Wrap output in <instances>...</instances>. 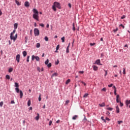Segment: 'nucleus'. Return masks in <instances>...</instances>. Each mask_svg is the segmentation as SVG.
<instances>
[{"label":"nucleus","mask_w":130,"mask_h":130,"mask_svg":"<svg viewBox=\"0 0 130 130\" xmlns=\"http://www.w3.org/2000/svg\"><path fill=\"white\" fill-rule=\"evenodd\" d=\"M14 30L10 34V39L15 42L16 41V40H17V38L18 37V35L17 34H15V36H14V34L16 33V29H17V28H18V23H15L14 25Z\"/></svg>","instance_id":"f257e3e1"},{"label":"nucleus","mask_w":130,"mask_h":130,"mask_svg":"<svg viewBox=\"0 0 130 130\" xmlns=\"http://www.w3.org/2000/svg\"><path fill=\"white\" fill-rule=\"evenodd\" d=\"M33 13L34 14L32 15V18H34L35 20H36L37 21H39V14L38 11L36 9H34Z\"/></svg>","instance_id":"f03ea898"},{"label":"nucleus","mask_w":130,"mask_h":130,"mask_svg":"<svg viewBox=\"0 0 130 130\" xmlns=\"http://www.w3.org/2000/svg\"><path fill=\"white\" fill-rule=\"evenodd\" d=\"M56 8L59 9H61L60 4L57 2L54 3L53 5L52 6V10H53L54 12H56Z\"/></svg>","instance_id":"7ed1b4c3"},{"label":"nucleus","mask_w":130,"mask_h":130,"mask_svg":"<svg viewBox=\"0 0 130 130\" xmlns=\"http://www.w3.org/2000/svg\"><path fill=\"white\" fill-rule=\"evenodd\" d=\"M34 59H36L37 61H39V60H40V58H39V57L33 55L31 57V60H34Z\"/></svg>","instance_id":"20e7f679"},{"label":"nucleus","mask_w":130,"mask_h":130,"mask_svg":"<svg viewBox=\"0 0 130 130\" xmlns=\"http://www.w3.org/2000/svg\"><path fill=\"white\" fill-rule=\"evenodd\" d=\"M35 36H39V29L38 28L34 29Z\"/></svg>","instance_id":"39448f33"},{"label":"nucleus","mask_w":130,"mask_h":130,"mask_svg":"<svg viewBox=\"0 0 130 130\" xmlns=\"http://www.w3.org/2000/svg\"><path fill=\"white\" fill-rule=\"evenodd\" d=\"M21 57V56L20 54H17L16 56V60L17 61V62H20V58Z\"/></svg>","instance_id":"423d86ee"},{"label":"nucleus","mask_w":130,"mask_h":130,"mask_svg":"<svg viewBox=\"0 0 130 130\" xmlns=\"http://www.w3.org/2000/svg\"><path fill=\"white\" fill-rule=\"evenodd\" d=\"M24 6L25 7H26V8H29V7L30 6V5L29 4V2L27 1L25 2L24 3Z\"/></svg>","instance_id":"0eeeda50"},{"label":"nucleus","mask_w":130,"mask_h":130,"mask_svg":"<svg viewBox=\"0 0 130 130\" xmlns=\"http://www.w3.org/2000/svg\"><path fill=\"white\" fill-rule=\"evenodd\" d=\"M92 68H93V71H98V67H97L95 65L92 66Z\"/></svg>","instance_id":"6e6552de"},{"label":"nucleus","mask_w":130,"mask_h":130,"mask_svg":"<svg viewBox=\"0 0 130 130\" xmlns=\"http://www.w3.org/2000/svg\"><path fill=\"white\" fill-rule=\"evenodd\" d=\"M116 102L117 103H119V94H118L116 96Z\"/></svg>","instance_id":"1a4fd4ad"},{"label":"nucleus","mask_w":130,"mask_h":130,"mask_svg":"<svg viewBox=\"0 0 130 130\" xmlns=\"http://www.w3.org/2000/svg\"><path fill=\"white\" fill-rule=\"evenodd\" d=\"M20 98H23V91L22 90H20Z\"/></svg>","instance_id":"9d476101"},{"label":"nucleus","mask_w":130,"mask_h":130,"mask_svg":"<svg viewBox=\"0 0 130 130\" xmlns=\"http://www.w3.org/2000/svg\"><path fill=\"white\" fill-rule=\"evenodd\" d=\"M116 110L117 113H119V107H118V106H116Z\"/></svg>","instance_id":"9b49d317"},{"label":"nucleus","mask_w":130,"mask_h":130,"mask_svg":"<svg viewBox=\"0 0 130 130\" xmlns=\"http://www.w3.org/2000/svg\"><path fill=\"white\" fill-rule=\"evenodd\" d=\"M15 3L17 5V6H21V3L17 0H15Z\"/></svg>","instance_id":"f8f14e48"},{"label":"nucleus","mask_w":130,"mask_h":130,"mask_svg":"<svg viewBox=\"0 0 130 130\" xmlns=\"http://www.w3.org/2000/svg\"><path fill=\"white\" fill-rule=\"evenodd\" d=\"M77 118H78V115H75L73 117L72 119H73V120H76Z\"/></svg>","instance_id":"ddd939ff"},{"label":"nucleus","mask_w":130,"mask_h":130,"mask_svg":"<svg viewBox=\"0 0 130 130\" xmlns=\"http://www.w3.org/2000/svg\"><path fill=\"white\" fill-rule=\"evenodd\" d=\"M95 63L96 64H100V59H98L95 61Z\"/></svg>","instance_id":"4468645a"},{"label":"nucleus","mask_w":130,"mask_h":130,"mask_svg":"<svg viewBox=\"0 0 130 130\" xmlns=\"http://www.w3.org/2000/svg\"><path fill=\"white\" fill-rule=\"evenodd\" d=\"M35 119L36 120H39V113L37 114V116H36L35 117Z\"/></svg>","instance_id":"2eb2a0df"},{"label":"nucleus","mask_w":130,"mask_h":130,"mask_svg":"<svg viewBox=\"0 0 130 130\" xmlns=\"http://www.w3.org/2000/svg\"><path fill=\"white\" fill-rule=\"evenodd\" d=\"M23 55L24 57H25V56H26V55H27V52L26 51H24L23 52Z\"/></svg>","instance_id":"dca6fc26"},{"label":"nucleus","mask_w":130,"mask_h":130,"mask_svg":"<svg viewBox=\"0 0 130 130\" xmlns=\"http://www.w3.org/2000/svg\"><path fill=\"white\" fill-rule=\"evenodd\" d=\"M31 105V100H29L27 102V106H30Z\"/></svg>","instance_id":"f3484780"},{"label":"nucleus","mask_w":130,"mask_h":130,"mask_svg":"<svg viewBox=\"0 0 130 130\" xmlns=\"http://www.w3.org/2000/svg\"><path fill=\"white\" fill-rule=\"evenodd\" d=\"M128 104H130V100H126V106H128Z\"/></svg>","instance_id":"a211bd4d"},{"label":"nucleus","mask_w":130,"mask_h":130,"mask_svg":"<svg viewBox=\"0 0 130 130\" xmlns=\"http://www.w3.org/2000/svg\"><path fill=\"white\" fill-rule=\"evenodd\" d=\"M53 77H57V73H55L52 74V78H53Z\"/></svg>","instance_id":"6ab92c4d"},{"label":"nucleus","mask_w":130,"mask_h":130,"mask_svg":"<svg viewBox=\"0 0 130 130\" xmlns=\"http://www.w3.org/2000/svg\"><path fill=\"white\" fill-rule=\"evenodd\" d=\"M15 87H16V88H19V83L15 82Z\"/></svg>","instance_id":"aec40b11"},{"label":"nucleus","mask_w":130,"mask_h":130,"mask_svg":"<svg viewBox=\"0 0 130 130\" xmlns=\"http://www.w3.org/2000/svg\"><path fill=\"white\" fill-rule=\"evenodd\" d=\"M70 82H71V79H68L66 82V85H68Z\"/></svg>","instance_id":"412c9836"},{"label":"nucleus","mask_w":130,"mask_h":130,"mask_svg":"<svg viewBox=\"0 0 130 130\" xmlns=\"http://www.w3.org/2000/svg\"><path fill=\"white\" fill-rule=\"evenodd\" d=\"M15 91H16L17 93H19V92H20V89H19V88H16Z\"/></svg>","instance_id":"4be33fe9"},{"label":"nucleus","mask_w":130,"mask_h":130,"mask_svg":"<svg viewBox=\"0 0 130 130\" xmlns=\"http://www.w3.org/2000/svg\"><path fill=\"white\" fill-rule=\"evenodd\" d=\"M36 47L37 48H39V47H40V43H37Z\"/></svg>","instance_id":"5701e85b"},{"label":"nucleus","mask_w":130,"mask_h":130,"mask_svg":"<svg viewBox=\"0 0 130 130\" xmlns=\"http://www.w3.org/2000/svg\"><path fill=\"white\" fill-rule=\"evenodd\" d=\"M101 119L104 121V122H105V123H106V120L104 119V117H101Z\"/></svg>","instance_id":"b1692460"},{"label":"nucleus","mask_w":130,"mask_h":130,"mask_svg":"<svg viewBox=\"0 0 130 130\" xmlns=\"http://www.w3.org/2000/svg\"><path fill=\"white\" fill-rule=\"evenodd\" d=\"M8 72L9 73H12V72H13V68H9Z\"/></svg>","instance_id":"393cba45"},{"label":"nucleus","mask_w":130,"mask_h":130,"mask_svg":"<svg viewBox=\"0 0 130 130\" xmlns=\"http://www.w3.org/2000/svg\"><path fill=\"white\" fill-rule=\"evenodd\" d=\"M6 79H7V80H10V75H7L6 76Z\"/></svg>","instance_id":"a878e982"},{"label":"nucleus","mask_w":130,"mask_h":130,"mask_svg":"<svg viewBox=\"0 0 130 130\" xmlns=\"http://www.w3.org/2000/svg\"><path fill=\"white\" fill-rule=\"evenodd\" d=\"M69 47H70V45H69L67 48V50H66V52L67 53H69V52H70L69 50Z\"/></svg>","instance_id":"bb28decb"},{"label":"nucleus","mask_w":130,"mask_h":130,"mask_svg":"<svg viewBox=\"0 0 130 130\" xmlns=\"http://www.w3.org/2000/svg\"><path fill=\"white\" fill-rule=\"evenodd\" d=\"M73 31H76V27H75V23L73 24Z\"/></svg>","instance_id":"cd10ccee"},{"label":"nucleus","mask_w":130,"mask_h":130,"mask_svg":"<svg viewBox=\"0 0 130 130\" xmlns=\"http://www.w3.org/2000/svg\"><path fill=\"white\" fill-rule=\"evenodd\" d=\"M100 106H101V107H104V106H105V103H102V104L100 105Z\"/></svg>","instance_id":"c85d7f7f"},{"label":"nucleus","mask_w":130,"mask_h":130,"mask_svg":"<svg viewBox=\"0 0 130 130\" xmlns=\"http://www.w3.org/2000/svg\"><path fill=\"white\" fill-rule=\"evenodd\" d=\"M107 109L110 111H112V110H113V108H107Z\"/></svg>","instance_id":"c756f323"},{"label":"nucleus","mask_w":130,"mask_h":130,"mask_svg":"<svg viewBox=\"0 0 130 130\" xmlns=\"http://www.w3.org/2000/svg\"><path fill=\"white\" fill-rule=\"evenodd\" d=\"M88 95H89V94H88V93H85V94L83 95L84 98H87V97H88Z\"/></svg>","instance_id":"7c9ffc66"},{"label":"nucleus","mask_w":130,"mask_h":130,"mask_svg":"<svg viewBox=\"0 0 130 130\" xmlns=\"http://www.w3.org/2000/svg\"><path fill=\"white\" fill-rule=\"evenodd\" d=\"M48 62H49V60L47 59V60L45 61V64H48Z\"/></svg>","instance_id":"2f4dec72"},{"label":"nucleus","mask_w":130,"mask_h":130,"mask_svg":"<svg viewBox=\"0 0 130 130\" xmlns=\"http://www.w3.org/2000/svg\"><path fill=\"white\" fill-rule=\"evenodd\" d=\"M29 58H30V56H27V59H26L27 62H29Z\"/></svg>","instance_id":"473e14b6"},{"label":"nucleus","mask_w":130,"mask_h":130,"mask_svg":"<svg viewBox=\"0 0 130 130\" xmlns=\"http://www.w3.org/2000/svg\"><path fill=\"white\" fill-rule=\"evenodd\" d=\"M3 105H4V102H0V107H3Z\"/></svg>","instance_id":"72a5a7b5"},{"label":"nucleus","mask_w":130,"mask_h":130,"mask_svg":"<svg viewBox=\"0 0 130 130\" xmlns=\"http://www.w3.org/2000/svg\"><path fill=\"white\" fill-rule=\"evenodd\" d=\"M123 75H125V74H126V73H125V68L123 69Z\"/></svg>","instance_id":"f704fd0d"},{"label":"nucleus","mask_w":130,"mask_h":130,"mask_svg":"<svg viewBox=\"0 0 130 130\" xmlns=\"http://www.w3.org/2000/svg\"><path fill=\"white\" fill-rule=\"evenodd\" d=\"M69 103H70V101L67 100L66 101V105H68L69 104Z\"/></svg>","instance_id":"c9c22d12"},{"label":"nucleus","mask_w":130,"mask_h":130,"mask_svg":"<svg viewBox=\"0 0 130 130\" xmlns=\"http://www.w3.org/2000/svg\"><path fill=\"white\" fill-rule=\"evenodd\" d=\"M95 44H96V43H90V46H94V45H95Z\"/></svg>","instance_id":"e433bc0d"},{"label":"nucleus","mask_w":130,"mask_h":130,"mask_svg":"<svg viewBox=\"0 0 130 130\" xmlns=\"http://www.w3.org/2000/svg\"><path fill=\"white\" fill-rule=\"evenodd\" d=\"M113 32H114V33H115V32H116L117 31H118V28H116V29H113Z\"/></svg>","instance_id":"4c0bfd02"},{"label":"nucleus","mask_w":130,"mask_h":130,"mask_svg":"<svg viewBox=\"0 0 130 130\" xmlns=\"http://www.w3.org/2000/svg\"><path fill=\"white\" fill-rule=\"evenodd\" d=\"M59 49V45H57L56 48V50H58Z\"/></svg>","instance_id":"58836bf2"},{"label":"nucleus","mask_w":130,"mask_h":130,"mask_svg":"<svg viewBox=\"0 0 130 130\" xmlns=\"http://www.w3.org/2000/svg\"><path fill=\"white\" fill-rule=\"evenodd\" d=\"M45 41H48V37H45V38H44Z\"/></svg>","instance_id":"ea45409f"},{"label":"nucleus","mask_w":130,"mask_h":130,"mask_svg":"<svg viewBox=\"0 0 130 130\" xmlns=\"http://www.w3.org/2000/svg\"><path fill=\"white\" fill-rule=\"evenodd\" d=\"M48 68L51 67V63H49V64H47Z\"/></svg>","instance_id":"a19ab883"},{"label":"nucleus","mask_w":130,"mask_h":130,"mask_svg":"<svg viewBox=\"0 0 130 130\" xmlns=\"http://www.w3.org/2000/svg\"><path fill=\"white\" fill-rule=\"evenodd\" d=\"M102 91H104V92H106V88H103L102 89Z\"/></svg>","instance_id":"79ce46f5"},{"label":"nucleus","mask_w":130,"mask_h":130,"mask_svg":"<svg viewBox=\"0 0 130 130\" xmlns=\"http://www.w3.org/2000/svg\"><path fill=\"white\" fill-rule=\"evenodd\" d=\"M61 40H62V42H64V37L61 38Z\"/></svg>","instance_id":"37998d69"},{"label":"nucleus","mask_w":130,"mask_h":130,"mask_svg":"<svg viewBox=\"0 0 130 130\" xmlns=\"http://www.w3.org/2000/svg\"><path fill=\"white\" fill-rule=\"evenodd\" d=\"M120 106L121 107H122V106H123V103H121V102H120Z\"/></svg>","instance_id":"c03bdc74"},{"label":"nucleus","mask_w":130,"mask_h":130,"mask_svg":"<svg viewBox=\"0 0 130 130\" xmlns=\"http://www.w3.org/2000/svg\"><path fill=\"white\" fill-rule=\"evenodd\" d=\"M39 101H41V94H40L39 97Z\"/></svg>","instance_id":"a18cd8bd"},{"label":"nucleus","mask_w":130,"mask_h":130,"mask_svg":"<svg viewBox=\"0 0 130 130\" xmlns=\"http://www.w3.org/2000/svg\"><path fill=\"white\" fill-rule=\"evenodd\" d=\"M104 71L105 72V77H106V76H107V74H108L107 71H106V70H104Z\"/></svg>","instance_id":"49530a36"},{"label":"nucleus","mask_w":130,"mask_h":130,"mask_svg":"<svg viewBox=\"0 0 130 130\" xmlns=\"http://www.w3.org/2000/svg\"><path fill=\"white\" fill-rule=\"evenodd\" d=\"M52 124V121L50 120L49 123V125H51Z\"/></svg>","instance_id":"de8ad7c7"},{"label":"nucleus","mask_w":130,"mask_h":130,"mask_svg":"<svg viewBox=\"0 0 130 130\" xmlns=\"http://www.w3.org/2000/svg\"><path fill=\"white\" fill-rule=\"evenodd\" d=\"M39 25L43 27H44V24H43V23H41V24H39Z\"/></svg>","instance_id":"09e8293b"},{"label":"nucleus","mask_w":130,"mask_h":130,"mask_svg":"<svg viewBox=\"0 0 130 130\" xmlns=\"http://www.w3.org/2000/svg\"><path fill=\"white\" fill-rule=\"evenodd\" d=\"M122 121H118V124H120V123H122Z\"/></svg>","instance_id":"8fccbe9b"},{"label":"nucleus","mask_w":130,"mask_h":130,"mask_svg":"<svg viewBox=\"0 0 130 130\" xmlns=\"http://www.w3.org/2000/svg\"><path fill=\"white\" fill-rule=\"evenodd\" d=\"M112 86H113V84L112 83V84L109 85L108 87H109L110 88V87H112Z\"/></svg>","instance_id":"3c124183"},{"label":"nucleus","mask_w":130,"mask_h":130,"mask_svg":"<svg viewBox=\"0 0 130 130\" xmlns=\"http://www.w3.org/2000/svg\"><path fill=\"white\" fill-rule=\"evenodd\" d=\"M25 42H26V43H27V41L28 40V37H25Z\"/></svg>","instance_id":"603ef678"},{"label":"nucleus","mask_w":130,"mask_h":130,"mask_svg":"<svg viewBox=\"0 0 130 130\" xmlns=\"http://www.w3.org/2000/svg\"><path fill=\"white\" fill-rule=\"evenodd\" d=\"M106 120H108V121H109V120H110V119H109V118H108V117H106Z\"/></svg>","instance_id":"864d4df0"},{"label":"nucleus","mask_w":130,"mask_h":130,"mask_svg":"<svg viewBox=\"0 0 130 130\" xmlns=\"http://www.w3.org/2000/svg\"><path fill=\"white\" fill-rule=\"evenodd\" d=\"M37 71H38L39 72H40V68L38 67L37 69Z\"/></svg>","instance_id":"5fc2aeb1"},{"label":"nucleus","mask_w":130,"mask_h":130,"mask_svg":"<svg viewBox=\"0 0 130 130\" xmlns=\"http://www.w3.org/2000/svg\"><path fill=\"white\" fill-rule=\"evenodd\" d=\"M11 104H15V101H12L11 102Z\"/></svg>","instance_id":"6e6d98bb"},{"label":"nucleus","mask_w":130,"mask_h":130,"mask_svg":"<svg viewBox=\"0 0 130 130\" xmlns=\"http://www.w3.org/2000/svg\"><path fill=\"white\" fill-rule=\"evenodd\" d=\"M69 8H72V4H71V3H69L68 5Z\"/></svg>","instance_id":"4d7b16f0"},{"label":"nucleus","mask_w":130,"mask_h":130,"mask_svg":"<svg viewBox=\"0 0 130 130\" xmlns=\"http://www.w3.org/2000/svg\"><path fill=\"white\" fill-rule=\"evenodd\" d=\"M117 94L116 93V89H114V95H117Z\"/></svg>","instance_id":"13d9d810"},{"label":"nucleus","mask_w":130,"mask_h":130,"mask_svg":"<svg viewBox=\"0 0 130 130\" xmlns=\"http://www.w3.org/2000/svg\"><path fill=\"white\" fill-rule=\"evenodd\" d=\"M79 74H84V71H79Z\"/></svg>","instance_id":"bf43d9fd"},{"label":"nucleus","mask_w":130,"mask_h":130,"mask_svg":"<svg viewBox=\"0 0 130 130\" xmlns=\"http://www.w3.org/2000/svg\"><path fill=\"white\" fill-rule=\"evenodd\" d=\"M120 26L121 27H122L123 29H124V26H123V25L120 24Z\"/></svg>","instance_id":"052dcab7"},{"label":"nucleus","mask_w":130,"mask_h":130,"mask_svg":"<svg viewBox=\"0 0 130 130\" xmlns=\"http://www.w3.org/2000/svg\"><path fill=\"white\" fill-rule=\"evenodd\" d=\"M125 18V16H123L121 17V19H124Z\"/></svg>","instance_id":"680f3d73"},{"label":"nucleus","mask_w":130,"mask_h":130,"mask_svg":"<svg viewBox=\"0 0 130 130\" xmlns=\"http://www.w3.org/2000/svg\"><path fill=\"white\" fill-rule=\"evenodd\" d=\"M56 122V123H59V122H60V120H58Z\"/></svg>","instance_id":"e2e57ef3"},{"label":"nucleus","mask_w":130,"mask_h":130,"mask_svg":"<svg viewBox=\"0 0 130 130\" xmlns=\"http://www.w3.org/2000/svg\"><path fill=\"white\" fill-rule=\"evenodd\" d=\"M46 27L47 28H49V24H47Z\"/></svg>","instance_id":"0e129e2a"},{"label":"nucleus","mask_w":130,"mask_h":130,"mask_svg":"<svg viewBox=\"0 0 130 130\" xmlns=\"http://www.w3.org/2000/svg\"><path fill=\"white\" fill-rule=\"evenodd\" d=\"M32 107H29V110H32Z\"/></svg>","instance_id":"69168bd1"},{"label":"nucleus","mask_w":130,"mask_h":130,"mask_svg":"<svg viewBox=\"0 0 130 130\" xmlns=\"http://www.w3.org/2000/svg\"><path fill=\"white\" fill-rule=\"evenodd\" d=\"M9 45H11V41H9Z\"/></svg>","instance_id":"338daca9"},{"label":"nucleus","mask_w":130,"mask_h":130,"mask_svg":"<svg viewBox=\"0 0 130 130\" xmlns=\"http://www.w3.org/2000/svg\"><path fill=\"white\" fill-rule=\"evenodd\" d=\"M113 68H117V66L115 65V66H113Z\"/></svg>","instance_id":"774afa93"}]
</instances>
